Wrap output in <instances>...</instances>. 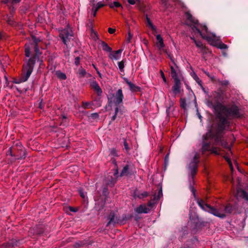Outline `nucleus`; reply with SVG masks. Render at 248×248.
<instances>
[{
  "label": "nucleus",
  "instance_id": "423d86ee",
  "mask_svg": "<svg viewBox=\"0 0 248 248\" xmlns=\"http://www.w3.org/2000/svg\"><path fill=\"white\" fill-rule=\"evenodd\" d=\"M59 36L63 43L67 46L72 39L73 32L70 28L67 27L60 31Z\"/></svg>",
  "mask_w": 248,
  "mask_h": 248
},
{
  "label": "nucleus",
  "instance_id": "864d4df0",
  "mask_svg": "<svg viewBox=\"0 0 248 248\" xmlns=\"http://www.w3.org/2000/svg\"><path fill=\"white\" fill-rule=\"evenodd\" d=\"M108 31L110 34H113L115 31V29L109 28L108 29Z\"/></svg>",
  "mask_w": 248,
  "mask_h": 248
},
{
  "label": "nucleus",
  "instance_id": "6ab92c4d",
  "mask_svg": "<svg viewBox=\"0 0 248 248\" xmlns=\"http://www.w3.org/2000/svg\"><path fill=\"white\" fill-rule=\"evenodd\" d=\"M91 87L96 92L98 96H101L102 93V91L98 83L96 81H92L91 84Z\"/></svg>",
  "mask_w": 248,
  "mask_h": 248
},
{
  "label": "nucleus",
  "instance_id": "4c0bfd02",
  "mask_svg": "<svg viewBox=\"0 0 248 248\" xmlns=\"http://www.w3.org/2000/svg\"><path fill=\"white\" fill-rule=\"evenodd\" d=\"M163 193H162V188H160L158 190V194L157 195H156V200L158 201L159 199L162 196Z\"/></svg>",
  "mask_w": 248,
  "mask_h": 248
},
{
  "label": "nucleus",
  "instance_id": "774afa93",
  "mask_svg": "<svg viewBox=\"0 0 248 248\" xmlns=\"http://www.w3.org/2000/svg\"><path fill=\"white\" fill-rule=\"evenodd\" d=\"M8 152H9V153L10 154L11 156H14V155L12 153V149L11 148H9V149L8 150Z\"/></svg>",
  "mask_w": 248,
  "mask_h": 248
},
{
  "label": "nucleus",
  "instance_id": "3c124183",
  "mask_svg": "<svg viewBox=\"0 0 248 248\" xmlns=\"http://www.w3.org/2000/svg\"><path fill=\"white\" fill-rule=\"evenodd\" d=\"M97 12V11H96L95 10H94L93 8H92V15L93 17H95L96 16Z\"/></svg>",
  "mask_w": 248,
  "mask_h": 248
},
{
  "label": "nucleus",
  "instance_id": "2f4dec72",
  "mask_svg": "<svg viewBox=\"0 0 248 248\" xmlns=\"http://www.w3.org/2000/svg\"><path fill=\"white\" fill-rule=\"evenodd\" d=\"M125 62V61L122 60L121 62H118V67L121 72H124V63Z\"/></svg>",
  "mask_w": 248,
  "mask_h": 248
},
{
  "label": "nucleus",
  "instance_id": "6e6552de",
  "mask_svg": "<svg viewBox=\"0 0 248 248\" xmlns=\"http://www.w3.org/2000/svg\"><path fill=\"white\" fill-rule=\"evenodd\" d=\"M220 123L218 124V132H222L225 129V126L228 125L229 122L227 117L222 116L220 113L217 115Z\"/></svg>",
  "mask_w": 248,
  "mask_h": 248
},
{
  "label": "nucleus",
  "instance_id": "13d9d810",
  "mask_svg": "<svg viewBox=\"0 0 248 248\" xmlns=\"http://www.w3.org/2000/svg\"><path fill=\"white\" fill-rule=\"evenodd\" d=\"M89 104L90 103L89 102H83V105L85 108L88 107V106L89 105Z\"/></svg>",
  "mask_w": 248,
  "mask_h": 248
},
{
  "label": "nucleus",
  "instance_id": "2eb2a0df",
  "mask_svg": "<svg viewBox=\"0 0 248 248\" xmlns=\"http://www.w3.org/2000/svg\"><path fill=\"white\" fill-rule=\"evenodd\" d=\"M236 196L237 199L242 198L248 201V193L240 188L237 189Z\"/></svg>",
  "mask_w": 248,
  "mask_h": 248
},
{
  "label": "nucleus",
  "instance_id": "69168bd1",
  "mask_svg": "<svg viewBox=\"0 0 248 248\" xmlns=\"http://www.w3.org/2000/svg\"><path fill=\"white\" fill-rule=\"evenodd\" d=\"M169 158V154H167L166 155L165 157V162L167 161Z\"/></svg>",
  "mask_w": 248,
  "mask_h": 248
},
{
  "label": "nucleus",
  "instance_id": "cd10ccee",
  "mask_svg": "<svg viewBox=\"0 0 248 248\" xmlns=\"http://www.w3.org/2000/svg\"><path fill=\"white\" fill-rule=\"evenodd\" d=\"M56 75L60 79L65 80L66 79V75L60 71H56Z\"/></svg>",
  "mask_w": 248,
  "mask_h": 248
},
{
  "label": "nucleus",
  "instance_id": "052dcab7",
  "mask_svg": "<svg viewBox=\"0 0 248 248\" xmlns=\"http://www.w3.org/2000/svg\"><path fill=\"white\" fill-rule=\"evenodd\" d=\"M168 0H161L162 3L165 5L166 6Z\"/></svg>",
  "mask_w": 248,
  "mask_h": 248
},
{
  "label": "nucleus",
  "instance_id": "49530a36",
  "mask_svg": "<svg viewBox=\"0 0 248 248\" xmlns=\"http://www.w3.org/2000/svg\"><path fill=\"white\" fill-rule=\"evenodd\" d=\"M80 58L79 57H77L75 58V64L76 65H78L79 64V62H80Z\"/></svg>",
  "mask_w": 248,
  "mask_h": 248
},
{
  "label": "nucleus",
  "instance_id": "79ce46f5",
  "mask_svg": "<svg viewBox=\"0 0 248 248\" xmlns=\"http://www.w3.org/2000/svg\"><path fill=\"white\" fill-rule=\"evenodd\" d=\"M225 160L228 162V163H229V165H230V167L231 168V169H232V164L231 161V160L230 159L227 157V156H225Z\"/></svg>",
  "mask_w": 248,
  "mask_h": 248
},
{
  "label": "nucleus",
  "instance_id": "aec40b11",
  "mask_svg": "<svg viewBox=\"0 0 248 248\" xmlns=\"http://www.w3.org/2000/svg\"><path fill=\"white\" fill-rule=\"evenodd\" d=\"M117 182V179L111 176H108L106 179V184L107 186H113Z\"/></svg>",
  "mask_w": 248,
  "mask_h": 248
},
{
  "label": "nucleus",
  "instance_id": "f257e3e1",
  "mask_svg": "<svg viewBox=\"0 0 248 248\" xmlns=\"http://www.w3.org/2000/svg\"><path fill=\"white\" fill-rule=\"evenodd\" d=\"M32 43L26 44L25 45V56L27 57H31L24 63L23 67L22 76L20 82H16L19 83L21 82H25L28 80L32 73L34 65L36 62H39L40 66L43 64V61L39 59V56L42 54L40 51L38 44L41 41V39L35 36H32Z\"/></svg>",
  "mask_w": 248,
  "mask_h": 248
},
{
  "label": "nucleus",
  "instance_id": "4468645a",
  "mask_svg": "<svg viewBox=\"0 0 248 248\" xmlns=\"http://www.w3.org/2000/svg\"><path fill=\"white\" fill-rule=\"evenodd\" d=\"M124 80L127 83L129 87L130 90L132 92H138L140 91V87L139 86H136L133 83H132L130 80H129L127 78H124Z\"/></svg>",
  "mask_w": 248,
  "mask_h": 248
},
{
  "label": "nucleus",
  "instance_id": "f8f14e48",
  "mask_svg": "<svg viewBox=\"0 0 248 248\" xmlns=\"http://www.w3.org/2000/svg\"><path fill=\"white\" fill-rule=\"evenodd\" d=\"M122 51L123 49H121L113 52L112 51L109 54L108 57L111 60H118L121 58Z\"/></svg>",
  "mask_w": 248,
  "mask_h": 248
},
{
  "label": "nucleus",
  "instance_id": "a878e982",
  "mask_svg": "<svg viewBox=\"0 0 248 248\" xmlns=\"http://www.w3.org/2000/svg\"><path fill=\"white\" fill-rule=\"evenodd\" d=\"M146 18L148 26L150 27L153 31L154 32H156V27L153 24L150 18L148 17L147 15H146Z\"/></svg>",
  "mask_w": 248,
  "mask_h": 248
},
{
  "label": "nucleus",
  "instance_id": "a211bd4d",
  "mask_svg": "<svg viewBox=\"0 0 248 248\" xmlns=\"http://www.w3.org/2000/svg\"><path fill=\"white\" fill-rule=\"evenodd\" d=\"M157 42H156V46L159 50H163L165 46L163 39L160 34H157L156 36Z\"/></svg>",
  "mask_w": 248,
  "mask_h": 248
},
{
  "label": "nucleus",
  "instance_id": "72a5a7b5",
  "mask_svg": "<svg viewBox=\"0 0 248 248\" xmlns=\"http://www.w3.org/2000/svg\"><path fill=\"white\" fill-rule=\"evenodd\" d=\"M217 83L222 86H227L230 83L228 80H220L219 79H217Z\"/></svg>",
  "mask_w": 248,
  "mask_h": 248
},
{
  "label": "nucleus",
  "instance_id": "f704fd0d",
  "mask_svg": "<svg viewBox=\"0 0 248 248\" xmlns=\"http://www.w3.org/2000/svg\"><path fill=\"white\" fill-rule=\"evenodd\" d=\"M109 7L113 8L114 7H119L122 5L118 1H114L113 2L109 4Z\"/></svg>",
  "mask_w": 248,
  "mask_h": 248
},
{
  "label": "nucleus",
  "instance_id": "ea45409f",
  "mask_svg": "<svg viewBox=\"0 0 248 248\" xmlns=\"http://www.w3.org/2000/svg\"><path fill=\"white\" fill-rule=\"evenodd\" d=\"M79 193L80 194V196L84 199L86 198V193H85L82 190L80 189L79 190Z\"/></svg>",
  "mask_w": 248,
  "mask_h": 248
},
{
  "label": "nucleus",
  "instance_id": "7c9ffc66",
  "mask_svg": "<svg viewBox=\"0 0 248 248\" xmlns=\"http://www.w3.org/2000/svg\"><path fill=\"white\" fill-rule=\"evenodd\" d=\"M210 143H205L203 142L202 146V152L203 153L204 152L206 151L210 150Z\"/></svg>",
  "mask_w": 248,
  "mask_h": 248
},
{
  "label": "nucleus",
  "instance_id": "e2e57ef3",
  "mask_svg": "<svg viewBox=\"0 0 248 248\" xmlns=\"http://www.w3.org/2000/svg\"><path fill=\"white\" fill-rule=\"evenodd\" d=\"M21 1V0H12V3H17Z\"/></svg>",
  "mask_w": 248,
  "mask_h": 248
},
{
  "label": "nucleus",
  "instance_id": "7ed1b4c3",
  "mask_svg": "<svg viewBox=\"0 0 248 248\" xmlns=\"http://www.w3.org/2000/svg\"><path fill=\"white\" fill-rule=\"evenodd\" d=\"M205 104L208 107L214 109L216 111H219L225 112L227 116H232L237 118L241 117L239 109L235 105H232L231 107L228 108L220 102H217L216 105H214L211 100H207Z\"/></svg>",
  "mask_w": 248,
  "mask_h": 248
},
{
  "label": "nucleus",
  "instance_id": "e433bc0d",
  "mask_svg": "<svg viewBox=\"0 0 248 248\" xmlns=\"http://www.w3.org/2000/svg\"><path fill=\"white\" fill-rule=\"evenodd\" d=\"M78 74L80 76L84 77L86 74V72L85 69L80 68L78 70Z\"/></svg>",
  "mask_w": 248,
  "mask_h": 248
},
{
  "label": "nucleus",
  "instance_id": "393cba45",
  "mask_svg": "<svg viewBox=\"0 0 248 248\" xmlns=\"http://www.w3.org/2000/svg\"><path fill=\"white\" fill-rule=\"evenodd\" d=\"M195 44L196 46L200 48L202 52H204L206 51V47L203 46L201 41H195Z\"/></svg>",
  "mask_w": 248,
  "mask_h": 248
},
{
  "label": "nucleus",
  "instance_id": "4d7b16f0",
  "mask_svg": "<svg viewBox=\"0 0 248 248\" xmlns=\"http://www.w3.org/2000/svg\"><path fill=\"white\" fill-rule=\"evenodd\" d=\"M69 210L73 212H76L78 211L77 209L71 206L69 207Z\"/></svg>",
  "mask_w": 248,
  "mask_h": 248
},
{
  "label": "nucleus",
  "instance_id": "6e6d98bb",
  "mask_svg": "<svg viewBox=\"0 0 248 248\" xmlns=\"http://www.w3.org/2000/svg\"><path fill=\"white\" fill-rule=\"evenodd\" d=\"M168 57L170 59V60L171 61V62H172V64H173L174 63H175L174 62V60L173 58H172V57L171 56V55L170 54H168Z\"/></svg>",
  "mask_w": 248,
  "mask_h": 248
},
{
  "label": "nucleus",
  "instance_id": "9d476101",
  "mask_svg": "<svg viewBox=\"0 0 248 248\" xmlns=\"http://www.w3.org/2000/svg\"><path fill=\"white\" fill-rule=\"evenodd\" d=\"M172 91L174 95L180 93L181 92V83L180 79L174 80V84L172 87Z\"/></svg>",
  "mask_w": 248,
  "mask_h": 248
},
{
  "label": "nucleus",
  "instance_id": "680f3d73",
  "mask_svg": "<svg viewBox=\"0 0 248 248\" xmlns=\"http://www.w3.org/2000/svg\"><path fill=\"white\" fill-rule=\"evenodd\" d=\"M118 111H119V108H118V107H116L115 109V114H117Z\"/></svg>",
  "mask_w": 248,
  "mask_h": 248
},
{
  "label": "nucleus",
  "instance_id": "ddd939ff",
  "mask_svg": "<svg viewBox=\"0 0 248 248\" xmlns=\"http://www.w3.org/2000/svg\"><path fill=\"white\" fill-rule=\"evenodd\" d=\"M149 195V193L147 191L140 192L137 189L135 190L133 194L134 198H139L140 199L145 198L148 197Z\"/></svg>",
  "mask_w": 248,
  "mask_h": 248
},
{
  "label": "nucleus",
  "instance_id": "603ef678",
  "mask_svg": "<svg viewBox=\"0 0 248 248\" xmlns=\"http://www.w3.org/2000/svg\"><path fill=\"white\" fill-rule=\"evenodd\" d=\"M118 173H119L118 169V168H117L115 170V172H114V178H116V179L117 178V177H118Z\"/></svg>",
  "mask_w": 248,
  "mask_h": 248
},
{
  "label": "nucleus",
  "instance_id": "f03ea898",
  "mask_svg": "<svg viewBox=\"0 0 248 248\" xmlns=\"http://www.w3.org/2000/svg\"><path fill=\"white\" fill-rule=\"evenodd\" d=\"M186 24L190 27L191 31L195 34H199L201 37L208 43L215 45L216 37L214 33L209 32L206 26L200 24L196 19L192 16L189 12L185 13Z\"/></svg>",
  "mask_w": 248,
  "mask_h": 248
},
{
  "label": "nucleus",
  "instance_id": "5701e85b",
  "mask_svg": "<svg viewBox=\"0 0 248 248\" xmlns=\"http://www.w3.org/2000/svg\"><path fill=\"white\" fill-rule=\"evenodd\" d=\"M157 202L158 201L156 200V195L154 194L153 195V198L148 202L147 206L151 209L157 203Z\"/></svg>",
  "mask_w": 248,
  "mask_h": 248
},
{
  "label": "nucleus",
  "instance_id": "a18cd8bd",
  "mask_svg": "<svg viewBox=\"0 0 248 248\" xmlns=\"http://www.w3.org/2000/svg\"><path fill=\"white\" fill-rule=\"evenodd\" d=\"M209 78L211 79V81L213 82H214V83L217 82V79L218 78H216L215 76L210 75V77H209Z\"/></svg>",
  "mask_w": 248,
  "mask_h": 248
},
{
  "label": "nucleus",
  "instance_id": "473e14b6",
  "mask_svg": "<svg viewBox=\"0 0 248 248\" xmlns=\"http://www.w3.org/2000/svg\"><path fill=\"white\" fill-rule=\"evenodd\" d=\"M128 170H129V166H128V165H127L125 166L123 168V170H122L121 171L120 176H124V175H127Z\"/></svg>",
  "mask_w": 248,
  "mask_h": 248
},
{
  "label": "nucleus",
  "instance_id": "37998d69",
  "mask_svg": "<svg viewBox=\"0 0 248 248\" xmlns=\"http://www.w3.org/2000/svg\"><path fill=\"white\" fill-rule=\"evenodd\" d=\"M160 74H161V76L163 79L164 82L165 83H167V81L166 78H165V75L162 70L160 71Z\"/></svg>",
  "mask_w": 248,
  "mask_h": 248
},
{
  "label": "nucleus",
  "instance_id": "c9c22d12",
  "mask_svg": "<svg viewBox=\"0 0 248 248\" xmlns=\"http://www.w3.org/2000/svg\"><path fill=\"white\" fill-rule=\"evenodd\" d=\"M212 153H213L216 155H218L219 154V150L217 147H213L210 149V150Z\"/></svg>",
  "mask_w": 248,
  "mask_h": 248
},
{
  "label": "nucleus",
  "instance_id": "09e8293b",
  "mask_svg": "<svg viewBox=\"0 0 248 248\" xmlns=\"http://www.w3.org/2000/svg\"><path fill=\"white\" fill-rule=\"evenodd\" d=\"M139 0H127V1L129 4L134 5L136 3V1Z\"/></svg>",
  "mask_w": 248,
  "mask_h": 248
},
{
  "label": "nucleus",
  "instance_id": "0e129e2a",
  "mask_svg": "<svg viewBox=\"0 0 248 248\" xmlns=\"http://www.w3.org/2000/svg\"><path fill=\"white\" fill-rule=\"evenodd\" d=\"M212 135V132L210 131L208 133H207L206 136L208 137H211Z\"/></svg>",
  "mask_w": 248,
  "mask_h": 248
},
{
  "label": "nucleus",
  "instance_id": "5fc2aeb1",
  "mask_svg": "<svg viewBox=\"0 0 248 248\" xmlns=\"http://www.w3.org/2000/svg\"><path fill=\"white\" fill-rule=\"evenodd\" d=\"M124 148L126 150H128V143H127L126 141L125 140L124 142Z\"/></svg>",
  "mask_w": 248,
  "mask_h": 248
},
{
  "label": "nucleus",
  "instance_id": "58836bf2",
  "mask_svg": "<svg viewBox=\"0 0 248 248\" xmlns=\"http://www.w3.org/2000/svg\"><path fill=\"white\" fill-rule=\"evenodd\" d=\"M104 204H105V202H102V203H101V206L100 207H99V204H98V203L96 202V204H95V208L98 211H100V210H101V209H103Z\"/></svg>",
  "mask_w": 248,
  "mask_h": 248
},
{
  "label": "nucleus",
  "instance_id": "bf43d9fd",
  "mask_svg": "<svg viewBox=\"0 0 248 248\" xmlns=\"http://www.w3.org/2000/svg\"><path fill=\"white\" fill-rule=\"evenodd\" d=\"M170 106L171 105H170V106L169 107H168L167 109H166V113H167V115H169V114H170Z\"/></svg>",
  "mask_w": 248,
  "mask_h": 248
},
{
  "label": "nucleus",
  "instance_id": "f3484780",
  "mask_svg": "<svg viewBox=\"0 0 248 248\" xmlns=\"http://www.w3.org/2000/svg\"><path fill=\"white\" fill-rule=\"evenodd\" d=\"M135 211L139 214L149 213L151 209L147 207L145 204H141L138 207L135 209Z\"/></svg>",
  "mask_w": 248,
  "mask_h": 248
},
{
  "label": "nucleus",
  "instance_id": "dca6fc26",
  "mask_svg": "<svg viewBox=\"0 0 248 248\" xmlns=\"http://www.w3.org/2000/svg\"><path fill=\"white\" fill-rule=\"evenodd\" d=\"M212 96L213 97V99L215 100L214 105H216L217 102H220V101L223 100V96L222 94L218 91H214L212 93Z\"/></svg>",
  "mask_w": 248,
  "mask_h": 248
},
{
  "label": "nucleus",
  "instance_id": "c756f323",
  "mask_svg": "<svg viewBox=\"0 0 248 248\" xmlns=\"http://www.w3.org/2000/svg\"><path fill=\"white\" fill-rule=\"evenodd\" d=\"M192 77L196 82L203 89V87L202 85V81L198 76L195 73H194Z\"/></svg>",
  "mask_w": 248,
  "mask_h": 248
},
{
  "label": "nucleus",
  "instance_id": "412c9836",
  "mask_svg": "<svg viewBox=\"0 0 248 248\" xmlns=\"http://www.w3.org/2000/svg\"><path fill=\"white\" fill-rule=\"evenodd\" d=\"M215 36L216 37V40H215V43H214L215 45H213L210 43H209L212 46H217V47L219 49H227L228 48V46L227 45H226L224 43H222V42H219L218 44H217V40H218V38L216 35H215Z\"/></svg>",
  "mask_w": 248,
  "mask_h": 248
},
{
  "label": "nucleus",
  "instance_id": "4be33fe9",
  "mask_svg": "<svg viewBox=\"0 0 248 248\" xmlns=\"http://www.w3.org/2000/svg\"><path fill=\"white\" fill-rule=\"evenodd\" d=\"M217 210L219 211V212L224 213L226 217L227 214H229L232 212V206L227 205L225 207L223 210L219 209Z\"/></svg>",
  "mask_w": 248,
  "mask_h": 248
},
{
  "label": "nucleus",
  "instance_id": "b1692460",
  "mask_svg": "<svg viewBox=\"0 0 248 248\" xmlns=\"http://www.w3.org/2000/svg\"><path fill=\"white\" fill-rule=\"evenodd\" d=\"M102 49L106 52H109V53L112 51V48L108 46V45L104 41H102L101 43Z\"/></svg>",
  "mask_w": 248,
  "mask_h": 248
},
{
  "label": "nucleus",
  "instance_id": "20e7f679",
  "mask_svg": "<svg viewBox=\"0 0 248 248\" xmlns=\"http://www.w3.org/2000/svg\"><path fill=\"white\" fill-rule=\"evenodd\" d=\"M200 156L199 154L196 153L194 157L193 160L190 162L189 166V171L190 172L191 176L189 178V181L191 183V181H194V177L196 175L197 171V168H198V164L199 163V159ZM190 189L191 191L193 194L194 196L195 195V190L193 187V186H192L191 184L190 183V186H189Z\"/></svg>",
  "mask_w": 248,
  "mask_h": 248
},
{
  "label": "nucleus",
  "instance_id": "a19ab883",
  "mask_svg": "<svg viewBox=\"0 0 248 248\" xmlns=\"http://www.w3.org/2000/svg\"><path fill=\"white\" fill-rule=\"evenodd\" d=\"M132 37H133V35L130 32H129L128 34V37H127V39H126V41H127V43H129L131 42V40Z\"/></svg>",
  "mask_w": 248,
  "mask_h": 248
},
{
  "label": "nucleus",
  "instance_id": "338daca9",
  "mask_svg": "<svg viewBox=\"0 0 248 248\" xmlns=\"http://www.w3.org/2000/svg\"><path fill=\"white\" fill-rule=\"evenodd\" d=\"M117 114H114V115L112 117V120L114 121L115 120L116 118Z\"/></svg>",
  "mask_w": 248,
  "mask_h": 248
},
{
  "label": "nucleus",
  "instance_id": "bb28decb",
  "mask_svg": "<svg viewBox=\"0 0 248 248\" xmlns=\"http://www.w3.org/2000/svg\"><path fill=\"white\" fill-rule=\"evenodd\" d=\"M105 5H106V4H105L103 3L102 2H101V1H99V2H98L96 4H93V5H92V8H93V9H94V10H95L96 11H98V10L100 8H102V7H103L105 6Z\"/></svg>",
  "mask_w": 248,
  "mask_h": 248
},
{
  "label": "nucleus",
  "instance_id": "8fccbe9b",
  "mask_svg": "<svg viewBox=\"0 0 248 248\" xmlns=\"http://www.w3.org/2000/svg\"><path fill=\"white\" fill-rule=\"evenodd\" d=\"M186 104L185 101L181 100V107L183 108H185L186 107Z\"/></svg>",
  "mask_w": 248,
  "mask_h": 248
},
{
  "label": "nucleus",
  "instance_id": "de8ad7c7",
  "mask_svg": "<svg viewBox=\"0 0 248 248\" xmlns=\"http://www.w3.org/2000/svg\"><path fill=\"white\" fill-rule=\"evenodd\" d=\"M91 117L93 119H97L99 118V115L96 113H92Z\"/></svg>",
  "mask_w": 248,
  "mask_h": 248
},
{
  "label": "nucleus",
  "instance_id": "c85d7f7f",
  "mask_svg": "<svg viewBox=\"0 0 248 248\" xmlns=\"http://www.w3.org/2000/svg\"><path fill=\"white\" fill-rule=\"evenodd\" d=\"M115 215L114 213H111L109 216L108 217V222L107 224V226H108L110 224L113 223Z\"/></svg>",
  "mask_w": 248,
  "mask_h": 248
},
{
  "label": "nucleus",
  "instance_id": "39448f33",
  "mask_svg": "<svg viewBox=\"0 0 248 248\" xmlns=\"http://www.w3.org/2000/svg\"><path fill=\"white\" fill-rule=\"evenodd\" d=\"M196 201L198 205L203 210L213 214L215 216L217 217L221 218H223L225 217V215L224 213L219 212L217 209L205 203V202L203 200L201 199H197Z\"/></svg>",
  "mask_w": 248,
  "mask_h": 248
},
{
  "label": "nucleus",
  "instance_id": "9b49d317",
  "mask_svg": "<svg viewBox=\"0 0 248 248\" xmlns=\"http://www.w3.org/2000/svg\"><path fill=\"white\" fill-rule=\"evenodd\" d=\"M212 138H214L217 143H220V144L223 147L226 149L230 148L227 142L222 140V137L219 133H217L216 135L214 136Z\"/></svg>",
  "mask_w": 248,
  "mask_h": 248
},
{
  "label": "nucleus",
  "instance_id": "c03bdc74",
  "mask_svg": "<svg viewBox=\"0 0 248 248\" xmlns=\"http://www.w3.org/2000/svg\"><path fill=\"white\" fill-rule=\"evenodd\" d=\"M110 154L111 155H112L113 156H117L116 150L114 148H113L111 150Z\"/></svg>",
  "mask_w": 248,
  "mask_h": 248
},
{
  "label": "nucleus",
  "instance_id": "1a4fd4ad",
  "mask_svg": "<svg viewBox=\"0 0 248 248\" xmlns=\"http://www.w3.org/2000/svg\"><path fill=\"white\" fill-rule=\"evenodd\" d=\"M114 96V98L113 102L116 105L118 106L119 105L122 104L124 98L122 89H118V90L116 92Z\"/></svg>",
  "mask_w": 248,
  "mask_h": 248
},
{
  "label": "nucleus",
  "instance_id": "0eeeda50",
  "mask_svg": "<svg viewBox=\"0 0 248 248\" xmlns=\"http://www.w3.org/2000/svg\"><path fill=\"white\" fill-rule=\"evenodd\" d=\"M170 75L173 80L180 79L181 76L180 70L175 63L170 64Z\"/></svg>",
  "mask_w": 248,
  "mask_h": 248
}]
</instances>
